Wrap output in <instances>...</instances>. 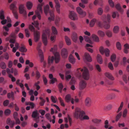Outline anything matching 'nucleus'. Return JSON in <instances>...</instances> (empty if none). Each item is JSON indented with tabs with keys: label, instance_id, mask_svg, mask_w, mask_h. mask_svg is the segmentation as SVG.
Returning a JSON list of instances; mask_svg holds the SVG:
<instances>
[{
	"label": "nucleus",
	"instance_id": "1",
	"mask_svg": "<svg viewBox=\"0 0 129 129\" xmlns=\"http://www.w3.org/2000/svg\"><path fill=\"white\" fill-rule=\"evenodd\" d=\"M76 74L77 77L79 78L81 77L82 76L83 78L86 80H88L89 78L88 70L85 67H84L83 69L81 68L78 69Z\"/></svg>",
	"mask_w": 129,
	"mask_h": 129
},
{
	"label": "nucleus",
	"instance_id": "2",
	"mask_svg": "<svg viewBox=\"0 0 129 129\" xmlns=\"http://www.w3.org/2000/svg\"><path fill=\"white\" fill-rule=\"evenodd\" d=\"M85 114V113L84 111L81 110L79 108H76L74 115V117L77 119L79 118L81 120L85 119H88L89 117L88 116L85 115L84 116Z\"/></svg>",
	"mask_w": 129,
	"mask_h": 129
},
{
	"label": "nucleus",
	"instance_id": "3",
	"mask_svg": "<svg viewBox=\"0 0 129 129\" xmlns=\"http://www.w3.org/2000/svg\"><path fill=\"white\" fill-rule=\"evenodd\" d=\"M54 57L49 56L48 59V64L49 66L50 65L53 63V60H55L56 63H58L60 60V55L59 54L58 52L55 53L54 55Z\"/></svg>",
	"mask_w": 129,
	"mask_h": 129
},
{
	"label": "nucleus",
	"instance_id": "4",
	"mask_svg": "<svg viewBox=\"0 0 129 129\" xmlns=\"http://www.w3.org/2000/svg\"><path fill=\"white\" fill-rule=\"evenodd\" d=\"M29 28L31 31L34 32V41L36 42H37L40 38V32L37 30H35V28L32 25H29Z\"/></svg>",
	"mask_w": 129,
	"mask_h": 129
},
{
	"label": "nucleus",
	"instance_id": "5",
	"mask_svg": "<svg viewBox=\"0 0 129 129\" xmlns=\"http://www.w3.org/2000/svg\"><path fill=\"white\" fill-rule=\"evenodd\" d=\"M111 18V16L109 14H108L107 17L106 16L104 15L102 16L101 17V19L104 23V27L105 29H108L110 28V26L109 24V23L110 22Z\"/></svg>",
	"mask_w": 129,
	"mask_h": 129
},
{
	"label": "nucleus",
	"instance_id": "6",
	"mask_svg": "<svg viewBox=\"0 0 129 129\" xmlns=\"http://www.w3.org/2000/svg\"><path fill=\"white\" fill-rule=\"evenodd\" d=\"M49 7L48 5H46L44 7V12L46 15L49 12L50 17L48 18V20L50 21L54 20V16L53 12L52 11H49Z\"/></svg>",
	"mask_w": 129,
	"mask_h": 129
},
{
	"label": "nucleus",
	"instance_id": "7",
	"mask_svg": "<svg viewBox=\"0 0 129 129\" xmlns=\"http://www.w3.org/2000/svg\"><path fill=\"white\" fill-rule=\"evenodd\" d=\"M50 35V30L47 29L44 31L42 34V38L43 43L45 46L47 45V36H49Z\"/></svg>",
	"mask_w": 129,
	"mask_h": 129
},
{
	"label": "nucleus",
	"instance_id": "8",
	"mask_svg": "<svg viewBox=\"0 0 129 129\" xmlns=\"http://www.w3.org/2000/svg\"><path fill=\"white\" fill-rule=\"evenodd\" d=\"M12 25L11 23H8L6 26H5L3 27V35L6 36L9 34L8 32L9 31V28L12 26Z\"/></svg>",
	"mask_w": 129,
	"mask_h": 129
},
{
	"label": "nucleus",
	"instance_id": "9",
	"mask_svg": "<svg viewBox=\"0 0 129 129\" xmlns=\"http://www.w3.org/2000/svg\"><path fill=\"white\" fill-rule=\"evenodd\" d=\"M10 9L11 10L14 15L16 19H17L18 18V16L16 10L17 8L16 5L14 3H12L10 5Z\"/></svg>",
	"mask_w": 129,
	"mask_h": 129
},
{
	"label": "nucleus",
	"instance_id": "10",
	"mask_svg": "<svg viewBox=\"0 0 129 129\" xmlns=\"http://www.w3.org/2000/svg\"><path fill=\"white\" fill-rule=\"evenodd\" d=\"M99 51L102 54H103L105 53L106 56H108L109 55L110 51L108 49H104L103 47H101L100 48Z\"/></svg>",
	"mask_w": 129,
	"mask_h": 129
},
{
	"label": "nucleus",
	"instance_id": "11",
	"mask_svg": "<svg viewBox=\"0 0 129 129\" xmlns=\"http://www.w3.org/2000/svg\"><path fill=\"white\" fill-rule=\"evenodd\" d=\"M19 10L20 14H23L24 16H26L27 15L26 11L24 9V5L20 4L19 6Z\"/></svg>",
	"mask_w": 129,
	"mask_h": 129
},
{
	"label": "nucleus",
	"instance_id": "12",
	"mask_svg": "<svg viewBox=\"0 0 129 129\" xmlns=\"http://www.w3.org/2000/svg\"><path fill=\"white\" fill-rule=\"evenodd\" d=\"M76 10L77 12L80 15V17L83 18L85 17L86 15V13L83 11L82 9L79 7H78L76 8Z\"/></svg>",
	"mask_w": 129,
	"mask_h": 129
},
{
	"label": "nucleus",
	"instance_id": "13",
	"mask_svg": "<svg viewBox=\"0 0 129 129\" xmlns=\"http://www.w3.org/2000/svg\"><path fill=\"white\" fill-rule=\"evenodd\" d=\"M84 104L85 106L87 107H89L91 106L92 104V101L90 98H86L84 101Z\"/></svg>",
	"mask_w": 129,
	"mask_h": 129
},
{
	"label": "nucleus",
	"instance_id": "14",
	"mask_svg": "<svg viewBox=\"0 0 129 129\" xmlns=\"http://www.w3.org/2000/svg\"><path fill=\"white\" fill-rule=\"evenodd\" d=\"M69 17L71 19L74 20H77L78 19L77 14L74 12H71L70 13Z\"/></svg>",
	"mask_w": 129,
	"mask_h": 129
},
{
	"label": "nucleus",
	"instance_id": "15",
	"mask_svg": "<svg viewBox=\"0 0 129 129\" xmlns=\"http://www.w3.org/2000/svg\"><path fill=\"white\" fill-rule=\"evenodd\" d=\"M38 9L39 10V11H36V14L38 19L40 20L41 19V16L40 13L42 12V6L40 4L38 6Z\"/></svg>",
	"mask_w": 129,
	"mask_h": 129
},
{
	"label": "nucleus",
	"instance_id": "16",
	"mask_svg": "<svg viewBox=\"0 0 129 129\" xmlns=\"http://www.w3.org/2000/svg\"><path fill=\"white\" fill-rule=\"evenodd\" d=\"M54 2L55 4V7L56 12L59 14L60 13V5L58 0H54Z\"/></svg>",
	"mask_w": 129,
	"mask_h": 129
},
{
	"label": "nucleus",
	"instance_id": "17",
	"mask_svg": "<svg viewBox=\"0 0 129 129\" xmlns=\"http://www.w3.org/2000/svg\"><path fill=\"white\" fill-rule=\"evenodd\" d=\"M87 85V83L84 80L81 81L79 83V89L80 90H82L85 88Z\"/></svg>",
	"mask_w": 129,
	"mask_h": 129
},
{
	"label": "nucleus",
	"instance_id": "18",
	"mask_svg": "<svg viewBox=\"0 0 129 129\" xmlns=\"http://www.w3.org/2000/svg\"><path fill=\"white\" fill-rule=\"evenodd\" d=\"M84 60L88 62L92 61V58L89 54L88 53L85 52L84 54Z\"/></svg>",
	"mask_w": 129,
	"mask_h": 129
},
{
	"label": "nucleus",
	"instance_id": "19",
	"mask_svg": "<svg viewBox=\"0 0 129 129\" xmlns=\"http://www.w3.org/2000/svg\"><path fill=\"white\" fill-rule=\"evenodd\" d=\"M61 54L63 58H66L67 57L68 52L67 50L64 48H63L61 50Z\"/></svg>",
	"mask_w": 129,
	"mask_h": 129
},
{
	"label": "nucleus",
	"instance_id": "20",
	"mask_svg": "<svg viewBox=\"0 0 129 129\" xmlns=\"http://www.w3.org/2000/svg\"><path fill=\"white\" fill-rule=\"evenodd\" d=\"M105 75L109 79L111 80H113L114 79V77L112 76L111 74L109 72H107L105 73Z\"/></svg>",
	"mask_w": 129,
	"mask_h": 129
},
{
	"label": "nucleus",
	"instance_id": "21",
	"mask_svg": "<svg viewBox=\"0 0 129 129\" xmlns=\"http://www.w3.org/2000/svg\"><path fill=\"white\" fill-rule=\"evenodd\" d=\"M39 56L40 57L41 62H43L44 60V56L43 55V52L41 50H39Z\"/></svg>",
	"mask_w": 129,
	"mask_h": 129
},
{
	"label": "nucleus",
	"instance_id": "22",
	"mask_svg": "<svg viewBox=\"0 0 129 129\" xmlns=\"http://www.w3.org/2000/svg\"><path fill=\"white\" fill-rule=\"evenodd\" d=\"M72 38L73 41L75 42H76L78 39L77 35V33H73L72 36Z\"/></svg>",
	"mask_w": 129,
	"mask_h": 129
},
{
	"label": "nucleus",
	"instance_id": "23",
	"mask_svg": "<svg viewBox=\"0 0 129 129\" xmlns=\"http://www.w3.org/2000/svg\"><path fill=\"white\" fill-rule=\"evenodd\" d=\"M70 62L72 64L74 63L75 61V59L72 54H70L69 57Z\"/></svg>",
	"mask_w": 129,
	"mask_h": 129
},
{
	"label": "nucleus",
	"instance_id": "24",
	"mask_svg": "<svg viewBox=\"0 0 129 129\" xmlns=\"http://www.w3.org/2000/svg\"><path fill=\"white\" fill-rule=\"evenodd\" d=\"M19 50L20 51L23 52H25L27 51V49L26 48L25 46L23 45L20 47Z\"/></svg>",
	"mask_w": 129,
	"mask_h": 129
},
{
	"label": "nucleus",
	"instance_id": "25",
	"mask_svg": "<svg viewBox=\"0 0 129 129\" xmlns=\"http://www.w3.org/2000/svg\"><path fill=\"white\" fill-rule=\"evenodd\" d=\"M64 39L67 45H70L71 44V42L70 39L67 36H65Z\"/></svg>",
	"mask_w": 129,
	"mask_h": 129
},
{
	"label": "nucleus",
	"instance_id": "26",
	"mask_svg": "<svg viewBox=\"0 0 129 129\" xmlns=\"http://www.w3.org/2000/svg\"><path fill=\"white\" fill-rule=\"evenodd\" d=\"M72 98L71 95L69 94H68L66 96L65 99L66 101L68 103L70 102Z\"/></svg>",
	"mask_w": 129,
	"mask_h": 129
},
{
	"label": "nucleus",
	"instance_id": "27",
	"mask_svg": "<svg viewBox=\"0 0 129 129\" xmlns=\"http://www.w3.org/2000/svg\"><path fill=\"white\" fill-rule=\"evenodd\" d=\"M26 6L28 9L30 10L32 7L33 4L31 2H28L27 3Z\"/></svg>",
	"mask_w": 129,
	"mask_h": 129
},
{
	"label": "nucleus",
	"instance_id": "28",
	"mask_svg": "<svg viewBox=\"0 0 129 129\" xmlns=\"http://www.w3.org/2000/svg\"><path fill=\"white\" fill-rule=\"evenodd\" d=\"M97 59L98 62L100 64H101L103 62V60L101 56L99 54L98 55Z\"/></svg>",
	"mask_w": 129,
	"mask_h": 129
},
{
	"label": "nucleus",
	"instance_id": "29",
	"mask_svg": "<svg viewBox=\"0 0 129 129\" xmlns=\"http://www.w3.org/2000/svg\"><path fill=\"white\" fill-rule=\"evenodd\" d=\"M97 20L96 19H92L90 21V25L91 27H93L95 23L96 22Z\"/></svg>",
	"mask_w": 129,
	"mask_h": 129
},
{
	"label": "nucleus",
	"instance_id": "30",
	"mask_svg": "<svg viewBox=\"0 0 129 129\" xmlns=\"http://www.w3.org/2000/svg\"><path fill=\"white\" fill-rule=\"evenodd\" d=\"M92 37L94 41L96 42H98L99 41V38L96 35L93 34L92 36Z\"/></svg>",
	"mask_w": 129,
	"mask_h": 129
},
{
	"label": "nucleus",
	"instance_id": "31",
	"mask_svg": "<svg viewBox=\"0 0 129 129\" xmlns=\"http://www.w3.org/2000/svg\"><path fill=\"white\" fill-rule=\"evenodd\" d=\"M39 114L37 112V110L33 111L32 113V117L33 118H36L38 116Z\"/></svg>",
	"mask_w": 129,
	"mask_h": 129
},
{
	"label": "nucleus",
	"instance_id": "32",
	"mask_svg": "<svg viewBox=\"0 0 129 129\" xmlns=\"http://www.w3.org/2000/svg\"><path fill=\"white\" fill-rule=\"evenodd\" d=\"M40 82L39 81H38L35 82L34 84V86L36 87L37 90H38L40 88V87L39 85Z\"/></svg>",
	"mask_w": 129,
	"mask_h": 129
},
{
	"label": "nucleus",
	"instance_id": "33",
	"mask_svg": "<svg viewBox=\"0 0 129 129\" xmlns=\"http://www.w3.org/2000/svg\"><path fill=\"white\" fill-rule=\"evenodd\" d=\"M115 7L117 9L118 11L120 12L121 13H122L123 12V10L122 9L121 7L120 6L119 4H117L116 6Z\"/></svg>",
	"mask_w": 129,
	"mask_h": 129
},
{
	"label": "nucleus",
	"instance_id": "34",
	"mask_svg": "<svg viewBox=\"0 0 129 129\" xmlns=\"http://www.w3.org/2000/svg\"><path fill=\"white\" fill-rule=\"evenodd\" d=\"M113 31L115 33H118L119 31V27L118 26H115L113 28Z\"/></svg>",
	"mask_w": 129,
	"mask_h": 129
},
{
	"label": "nucleus",
	"instance_id": "35",
	"mask_svg": "<svg viewBox=\"0 0 129 129\" xmlns=\"http://www.w3.org/2000/svg\"><path fill=\"white\" fill-rule=\"evenodd\" d=\"M98 35L101 37H103L105 35L104 32L100 30L98 31Z\"/></svg>",
	"mask_w": 129,
	"mask_h": 129
},
{
	"label": "nucleus",
	"instance_id": "36",
	"mask_svg": "<svg viewBox=\"0 0 129 129\" xmlns=\"http://www.w3.org/2000/svg\"><path fill=\"white\" fill-rule=\"evenodd\" d=\"M101 120L99 119L96 118L93 119L92 120V122L94 123L97 124H99L101 122Z\"/></svg>",
	"mask_w": 129,
	"mask_h": 129
},
{
	"label": "nucleus",
	"instance_id": "37",
	"mask_svg": "<svg viewBox=\"0 0 129 129\" xmlns=\"http://www.w3.org/2000/svg\"><path fill=\"white\" fill-rule=\"evenodd\" d=\"M7 97L9 98H12V99H13L14 97V93L12 91L11 93H8Z\"/></svg>",
	"mask_w": 129,
	"mask_h": 129
},
{
	"label": "nucleus",
	"instance_id": "38",
	"mask_svg": "<svg viewBox=\"0 0 129 129\" xmlns=\"http://www.w3.org/2000/svg\"><path fill=\"white\" fill-rule=\"evenodd\" d=\"M123 105V102H122L120 104V106L119 108H118L117 110L116 111V112L118 113H119L122 109Z\"/></svg>",
	"mask_w": 129,
	"mask_h": 129
},
{
	"label": "nucleus",
	"instance_id": "39",
	"mask_svg": "<svg viewBox=\"0 0 129 129\" xmlns=\"http://www.w3.org/2000/svg\"><path fill=\"white\" fill-rule=\"evenodd\" d=\"M0 18L2 20H3L5 18L4 11L3 10H1L0 12Z\"/></svg>",
	"mask_w": 129,
	"mask_h": 129
},
{
	"label": "nucleus",
	"instance_id": "40",
	"mask_svg": "<svg viewBox=\"0 0 129 129\" xmlns=\"http://www.w3.org/2000/svg\"><path fill=\"white\" fill-rule=\"evenodd\" d=\"M52 30L53 34L54 35H57V31L56 28L54 26L52 27Z\"/></svg>",
	"mask_w": 129,
	"mask_h": 129
},
{
	"label": "nucleus",
	"instance_id": "41",
	"mask_svg": "<svg viewBox=\"0 0 129 129\" xmlns=\"http://www.w3.org/2000/svg\"><path fill=\"white\" fill-rule=\"evenodd\" d=\"M84 39L85 40L86 42L89 43L90 44L92 43V41H91L90 39L87 36H84Z\"/></svg>",
	"mask_w": 129,
	"mask_h": 129
},
{
	"label": "nucleus",
	"instance_id": "42",
	"mask_svg": "<svg viewBox=\"0 0 129 129\" xmlns=\"http://www.w3.org/2000/svg\"><path fill=\"white\" fill-rule=\"evenodd\" d=\"M1 68L2 69H5L6 68V65L5 63L4 62H2L1 63Z\"/></svg>",
	"mask_w": 129,
	"mask_h": 129
},
{
	"label": "nucleus",
	"instance_id": "43",
	"mask_svg": "<svg viewBox=\"0 0 129 129\" xmlns=\"http://www.w3.org/2000/svg\"><path fill=\"white\" fill-rule=\"evenodd\" d=\"M127 112V109H125L123 111L122 115V116L123 118H124L126 116Z\"/></svg>",
	"mask_w": 129,
	"mask_h": 129
},
{
	"label": "nucleus",
	"instance_id": "44",
	"mask_svg": "<svg viewBox=\"0 0 129 129\" xmlns=\"http://www.w3.org/2000/svg\"><path fill=\"white\" fill-rule=\"evenodd\" d=\"M122 115V113L121 112H120L117 114L116 117V121H117L121 117Z\"/></svg>",
	"mask_w": 129,
	"mask_h": 129
},
{
	"label": "nucleus",
	"instance_id": "45",
	"mask_svg": "<svg viewBox=\"0 0 129 129\" xmlns=\"http://www.w3.org/2000/svg\"><path fill=\"white\" fill-rule=\"evenodd\" d=\"M11 112V111L9 109H7L4 111V113L5 115H10Z\"/></svg>",
	"mask_w": 129,
	"mask_h": 129
},
{
	"label": "nucleus",
	"instance_id": "46",
	"mask_svg": "<svg viewBox=\"0 0 129 129\" xmlns=\"http://www.w3.org/2000/svg\"><path fill=\"white\" fill-rule=\"evenodd\" d=\"M58 87L59 89V91L60 93H61L62 89L63 88V86L62 84L60 83L58 85Z\"/></svg>",
	"mask_w": 129,
	"mask_h": 129
},
{
	"label": "nucleus",
	"instance_id": "47",
	"mask_svg": "<svg viewBox=\"0 0 129 129\" xmlns=\"http://www.w3.org/2000/svg\"><path fill=\"white\" fill-rule=\"evenodd\" d=\"M116 46L117 49L120 50L121 49V45L120 43L119 42H117L116 43Z\"/></svg>",
	"mask_w": 129,
	"mask_h": 129
},
{
	"label": "nucleus",
	"instance_id": "48",
	"mask_svg": "<svg viewBox=\"0 0 129 129\" xmlns=\"http://www.w3.org/2000/svg\"><path fill=\"white\" fill-rule=\"evenodd\" d=\"M58 99L60 103L61 104V105L62 106L64 107L65 106V104H64L63 101L62 100L60 97H59Z\"/></svg>",
	"mask_w": 129,
	"mask_h": 129
},
{
	"label": "nucleus",
	"instance_id": "49",
	"mask_svg": "<svg viewBox=\"0 0 129 129\" xmlns=\"http://www.w3.org/2000/svg\"><path fill=\"white\" fill-rule=\"evenodd\" d=\"M103 12V10L101 8H99L98 10V14L99 15H101Z\"/></svg>",
	"mask_w": 129,
	"mask_h": 129
},
{
	"label": "nucleus",
	"instance_id": "50",
	"mask_svg": "<svg viewBox=\"0 0 129 129\" xmlns=\"http://www.w3.org/2000/svg\"><path fill=\"white\" fill-rule=\"evenodd\" d=\"M57 79L55 78H53L51 79L49 81V83L50 84H53L55 82L57 81Z\"/></svg>",
	"mask_w": 129,
	"mask_h": 129
},
{
	"label": "nucleus",
	"instance_id": "51",
	"mask_svg": "<svg viewBox=\"0 0 129 129\" xmlns=\"http://www.w3.org/2000/svg\"><path fill=\"white\" fill-rule=\"evenodd\" d=\"M36 77L37 79H39L41 75L39 72L38 70L36 71Z\"/></svg>",
	"mask_w": 129,
	"mask_h": 129
},
{
	"label": "nucleus",
	"instance_id": "52",
	"mask_svg": "<svg viewBox=\"0 0 129 129\" xmlns=\"http://www.w3.org/2000/svg\"><path fill=\"white\" fill-rule=\"evenodd\" d=\"M106 35L109 37H111L112 36V33L110 31H107L106 32Z\"/></svg>",
	"mask_w": 129,
	"mask_h": 129
},
{
	"label": "nucleus",
	"instance_id": "53",
	"mask_svg": "<svg viewBox=\"0 0 129 129\" xmlns=\"http://www.w3.org/2000/svg\"><path fill=\"white\" fill-rule=\"evenodd\" d=\"M26 37L28 38L29 36V30L28 29H25V30Z\"/></svg>",
	"mask_w": 129,
	"mask_h": 129
},
{
	"label": "nucleus",
	"instance_id": "54",
	"mask_svg": "<svg viewBox=\"0 0 129 129\" xmlns=\"http://www.w3.org/2000/svg\"><path fill=\"white\" fill-rule=\"evenodd\" d=\"M116 55L115 54H113L111 57V59L112 62L114 61L116 59Z\"/></svg>",
	"mask_w": 129,
	"mask_h": 129
},
{
	"label": "nucleus",
	"instance_id": "55",
	"mask_svg": "<svg viewBox=\"0 0 129 129\" xmlns=\"http://www.w3.org/2000/svg\"><path fill=\"white\" fill-rule=\"evenodd\" d=\"M51 99L52 102L54 103L56 102V101L57 100V99L56 97H54L53 96H51Z\"/></svg>",
	"mask_w": 129,
	"mask_h": 129
},
{
	"label": "nucleus",
	"instance_id": "56",
	"mask_svg": "<svg viewBox=\"0 0 129 129\" xmlns=\"http://www.w3.org/2000/svg\"><path fill=\"white\" fill-rule=\"evenodd\" d=\"M70 24L71 26L73 29H75L76 28V24L72 22H71L70 23Z\"/></svg>",
	"mask_w": 129,
	"mask_h": 129
},
{
	"label": "nucleus",
	"instance_id": "57",
	"mask_svg": "<svg viewBox=\"0 0 129 129\" xmlns=\"http://www.w3.org/2000/svg\"><path fill=\"white\" fill-rule=\"evenodd\" d=\"M43 78L44 84L45 85H46L47 82V80L46 78L45 77V76L44 75L43 76Z\"/></svg>",
	"mask_w": 129,
	"mask_h": 129
},
{
	"label": "nucleus",
	"instance_id": "58",
	"mask_svg": "<svg viewBox=\"0 0 129 129\" xmlns=\"http://www.w3.org/2000/svg\"><path fill=\"white\" fill-rule=\"evenodd\" d=\"M9 103V101L8 100H6L4 102L3 104L4 106H7Z\"/></svg>",
	"mask_w": 129,
	"mask_h": 129
},
{
	"label": "nucleus",
	"instance_id": "59",
	"mask_svg": "<svg viewBox=\"0 0 129 129\" xmlns=\"http://www.w3.org/2000/svg\"><path fill=\"white\" fill-rule=\"evenodd\" d=\"M116 15L118 17L119 16L118 13L117 12H114L113 13L112 16V17L113 18H114L116 16Z\"/></svg>",
	"mask_w": 129,
	"mask_h": 129
},
{
	"label": "nucleus",
	"instance_id": "60",
	"mask_svg": "<svg viewBox=\"0 0 129 129\" xmlns=\"http://www.w3.org/2000/svg\"><path fill=\"white\" fill-rule=\"evenodd\" d=\"M39 112L42 116L44 115L45 113V111L44 110H39Z\"/></svg>",
	"mask_w": 129,
	"mask_h": 129
},
{
	"label": "nucleus",
	"instance_id": "61",
	"mask_svg": "<svg viewBox=\"0 0 129 129\" xmlns=\"http://www.w3.org/2000/svg\"><path fill=\"white\" fill-rule=\"evenodd\" d=\"M108 67L111 70L113 69V67L112 64L111 62L109 63L108 65Z\"/></svg>",
	"mask_w": 129,
	"mask_h": 129
},
{
	"label": "nucleus",
	"instance_id": "62",
	"mask_svg": "<svg viewBox=\"0 0 129 129\" xmlns=\"http://www.w3.org/2000/svg\"><path fill=\"white\" fill-rule=\"evenodd\" d=\"M96 22L97 25L99 27H102V25L101 21H97Z\"/></svg>",
	"mask_w": 129,
	"mask_h": 129
},
{
	"label": "nucleus",
	"instance_id": "63",
	"mask_svg": "<svg viewBox=\"0 0 129 129\" xmlns=\"http://www.w3.org/2000/svg\"><path fill=\"white\" fill-rule=\"evenodd\" d=\"M123 81L126 83L127 81L126 76L125 75H123Z\"/></svg>",
	"mask_w": 129,
	"mask_h": 129
},
{
	"label": "nucleus",
	"instance_id": "64",
	"mask_svg": "<svg viewBox=\"0 0 129 129\" xmlns=\"http://www.w3.org/2000/svg\"><path fill=\"white\" fill-rule=\"evenodd\" d=\"M108 120H106L105 122V127L106 128H108Z\"/></svg>",
	"mask_w": 129,
	"mask_h": 129
}]
</instances>
